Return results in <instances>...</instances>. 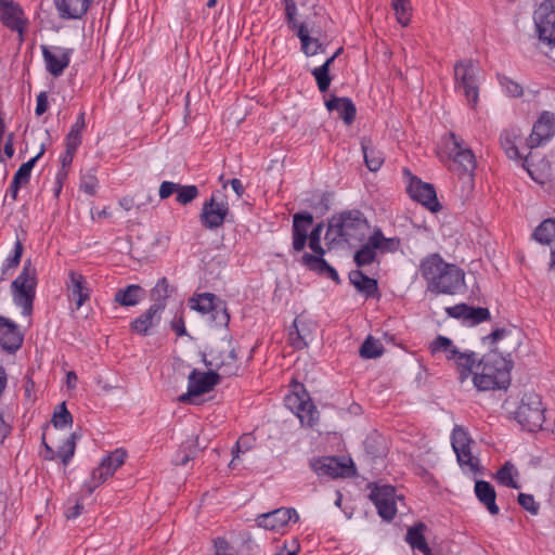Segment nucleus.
Returning <instances> with one entry per match:
<instances>
[{"label": "nucleus", "instance_id": "f257e3e1", "mask_svg": "<svg viewBox=\"0 0 555 555\" xmlns=\"http://www.w3.org/2000/svg\"><path fill=\"white\" fill-rule=\"evenodd\" d=\"M420 272L430 293L455 295L464 289L463 270L446 262L439 254H431L424 258L420 264Z\"/></svg>", "mask_w": 555, "mask_h": 555}, {"label": "nucleus", "instance_id": "f03ea898", "mask_svg": "<svg viewBox=\"0 0 555 555\" xmlns=\"http://www.w3.org/2000/svg\"><path fill=\"white\" fill-rule=\"evenodd\" d=\"M512 359L491 350L478 361L473 376L474 386L479 391L506 389L511 383Z\"/></svg>", "mask_w": 555, "mask_h": 555}, {"label": "nucleus", "instance_id": "7ed1b4c3", "mask_svg": "<svg viewBox=\"0 0 555 555\" xmlns=\"http://www.w3.org/2000/svg\"><path fill=\"white\" fill-rule=\"evenodd\" d=\"M370 232V224L360 210H345L333 215L328 221L325 240L330 246L362 242Z\"/></svg>", "mask_w": 555, "mask_h": 555}, {"label": "nucleus", "instance_id": "20e7f679", "mask_svg": "<svg viewBox=\"0 0 555 555\" xmlns=\"http://www.w3.org/2000/svg\"><path fill=\"white\" fill-rule=\"evenodd\" d=\"M204 363L211 370L221 371L223 376L235 375L238 371L235 347L230 338H221L212 343Z\"/></svg>", "mask_w": 555, "mask_h": 555}, {"label": "nucleus", "instance_id": "39448f33", "mask_svg": "<svg viewBox=\"0 0 555 555\" xmlns=\"http://www.w3.org/2000/svg\"><path fill=\"white\" fill-rule=\"evenodd\" d=\"M430 349L433 353L443 352L448 360L454 361L461 383H464L470 375L474 376L478 364L475 352H461L450 338L441 335L431 343Z\"/></svg>", "mask_w": 555, "mask_h": 555}, {"label": "nucleus", "instance_id": "423d86ee", "mask_svg": "<svg viewBox=\"0 0 555 555\" xmlns=\"http://www.w3.org/2000/svg\"><path fill=\"white\" fill-rule=\"evenodd\" d=\"M36 285L37 270L28 259L20 275L12 282L14 302L22 308L24 315H30L33 312Z\"/></svg>", "mask_w": 555, "mask_h": 555}, {"label": "nucleus", "instance_id": "0eeeda50", "mask_svg": "<svg viewBox=\"0 0 555 555\" xmlns=\"http://www.w3.org/2000/svg\"><path fill=\"white\" fill-rule=\"evenodd\" d=\"M322 231L323 224L318 223L309 233L307 241L309 248L314 253V255L308 253L304 254L301 257V262L309 270L314 271L319 274H325L330 279L338 283L339 276L337 271L323 259L325 250L321 245Z\"/></svg>", "mask_w": 555, "mask_h": 555}, {"label": "nucleus", "instance_id": "6e6552de", "mask_svg": "<svg viewBox=\"0 0 555 555\" xmlns=\"http://www.w3.org/2000/svg\"><path fill=\"white\" fill-rule=\"evenodd\" d=\"M516 420L528 431L533 433L541 429L545 417L540 396L537 393L525 395L516 411Z\"/></svg>", "mask_w": 555, "mask_h": 555}, {"label": "nucleus", "instance_id": "1a4fd4ad", "mask_svg": "<svg viewBox=\"0 0 555 555\" xmlns=\"http://www.w3.org/2000/svg\"><path fill=\"white\" fill-rule=\"evenodd\" d=\"M478 68L472 60L459 61L454 65L455 87L463 90L468 103L475 107L479 99Z\"/></svg>", "mask_w": 555, "mask_h": 555}, {"label": "nucleus", "instance_id": "9d476101", "mask_svg": "<svg viewBox=\"0 0 555 555\" xmlns=\"http://www.w3.org/2000/svg\"><path fill=\"white\" fill-rule=\"evenodd\" d=\"M127 453L122 449H116L105 456L100 465L92 470L91 478L83 485V489L91 494L101 483L114 475L126 460Z\"/></svg>", "mask_w": 555, "mask_h": 555}, {"label": "nucleus", "instance_id": "9b49d317", "mask_svg": "<svg viewBox=\"0 0 555 555\" xmlns=\"http://www.w3.org/2000/svg\"><path fill=\"white\" fill-rule=\"evenodd\" d=\"M533 21L539 40L555 47V0H545L534 11Z\"/></svg>", "mask_w": 555, "mask_h": 555}, {"label": "nucleus", "instance_id": "f8f14e48", "mask_svg": "<svg viewBox=\"0 0 555 555\" xmlns=\"http://www.w3.org/2000/svg\"><path fill=\"white\" fill-rule=\"evenodd\" d=\"M450 139L452 144L450 151L453 154L452 171L472 181L473 173L476 169V159L473 151L467 149L463 140L457 138L454 133H450Z\"/></svg>", "mask_w": 555, "mask_h": 555}, {"label": "nucleus", "instance_id": "ddd939ff", "mask_svg": "<svg viewBox=\"0 0 555 555\" xmlns=\"http://www.w3.org/2000/svg\"><path fill=\"white\" fill-rule=\"evenodd\" d=\"M220 374L210 369L208 372L193 370L188 377V391L178 397L179 402H190L193 397L209 392L219 384Z\"/></svg>", "mask_w": 555, "mask_h": 555}, {"label": "nucleus", "instance_id": "4468645a", "mask_svg": "<svg viewBox=\"0 0 555 555\" xmlns=\"http://www.w3.org/2000/svg\"><path fill=\"white\" fill-rule=\"evenodd\" d=\"M472 439L468 434L460 426H455L452 436L451 443L453 451L456 454L460 466L470 473L478 472L479 460L472 454Z\"/></svg>", "mask_w": 555, "mask_h": 555}, {"label": "nucleus", "instance_id": "2eb2a0df", "mask_svg": "<svg viewBox=\"0 0 555 555\" xmlns=\"http://www.w3.org/2000/svg\"><path fill=\"white\" fill-rule=\"evenodd\" d=\"M472 439L468 434L460 426H455L452 436L451 443L453 451L456 454L460 466L470 473L478 472L479 460L472 454Z\"/></svg>", "mask_w": 555, "mask_h": 555}, {"label": "nucleus", "instance_id": "dca6fc26", "mask_svg": "<svg viewBox=\"0 0 555 555\" xmlns=\"http://www.w3.org/2000/svg\"><path fill=\"white\" fill-rule=\"evenodd\" d=\"M472 439L468 434L460 426H455L452 436L451 443L453 451L456 454L460 466L470 473L478 472L479 460L472 454Z\"/></svg>", "mask_w": 555, "mask_h": 555}, {"label": "nucleus", "instance_id": "f3484780", "mask_svg": "<svg viewBox=\"0 0 555 555\" xmlns=\"http://www.w3.org/2000/svg\"><path fill=\"white\" fill-rule=\"evenodd\" d=\"M501 145L511 159H522V167L527 170L530 177L538 181L539 178L534 175L533 167V154L529 153L525 157L519 152V145L521 143V133L517 128L506 129L501 133L500 137Z\"/></svg>", "mask_w": 555, "mask_h": 555}, {"label": "nucleus", "instance_id": "a211bd4d", "mask_svg": "<svg viewBox=\"0 0 555 555\" xmlns=\"http://www.w3.org/2000/svg\"><path fill=\"white\" fill-rule=\"evenodd\" d=\"M370 499L373 501L377 508L378 515L385 520H391L397 514V500H401V496L396 494V490L392 486H380L375 487Z\"/></svg>", "mask_w": 555, "mask_h": 555}, {"label": "nucleus", "instance_id": "6ab92c4d", "mask_svg": "<svg viewBox=\"0 0 555 555\" xmlns=\"http://www.w3.org/2000/svg\"><path fill=\"white\" fill-rule=\"evenodd\" d=\"M299 515L295 508L280 507L274 511L260 514L256 518L257 526L267 530H280L291 520L298 521Z\"/></svg>", "mask_w": 555, "mask_h": 555}, {"label": "nucleus", "instance_id": "aec40b11", "mask_svg": "<svg viewBox=\"0 0 555 555\" xmlns=\"http://www.w3.org/2000/svg\"><path fill=\"white\" fill-rule=\"evenodd\" d=\"M554 133L555 115L550 112H543L533 125L531 134L526 139V145L528 149L532 150L550 140Z\"/></svg>", "mask_w": 555, "mask_h": 555}, {"label": "nucleus", "instance_id": "412c9836", "mask_svg": "<svg viewBox=\"0 0 555 555\" xmlns=\"http://www.w3.org/2000/svg\"><path fill=\"white\" fill-rule=\"evenodd\" d=\"M408 192L414 201L421 203L433 212L441 208L437 199L436 190L430 183L423 182L413 177L409 183Z\"/></svg>", "mask_w": 555, "mask_h": 555}, {"label": "nucleus", "instance_id": "4be33fe9", "mask_svg": "<svg viewBox=\"0 0 555 555\" xmlns=\"http://www.w3.org/2000/svg\"><path fill=\"white\" fill-rule=\"evenodd\" d=\"M42 56L47 70L54 77L63 74L64 69L69 65L73 49L53 47L52 49L42 46Z\"/></svg>", "mask_w": 555, "mask_h": 555}, {"label": "nucleus", "instance_id": "5701e85b", "mask_svg": "<svg viewBox=\"0 0 555 555\" xmlns=\"http://www.w3.org/2000/svg\"><path fill=\"white\" fill-rule=\"evenodd\" d=\"M228 214V204L217 203L215 197L211 196L209 201L204 203L199 219L206 229L214 230L220 228L224 223Z\"/></svg>", "mask_w": 555, "mask_h": 555}, {"label": "nucleus", "instance_id": "b1692460", "mask_svg": "<svg viewBox=\"0 0 555 555\" xmlns=\"http://www.w3.org/2000/svg\"><path fill=\"white\" fill-rule=\"evenodd\" d=\"M311 467L318 476H328L331 478L348 477L353 473L352 465H347L334 456L313 460Z\"/></svg>", "mask_w": 555, "mask_h": 555}, {"label": "nucleus", "instance_id": "393cba45", "mask_svg": "<svg viewBox=\"0 0 555 555\" xmlns=\"http://www.w3.org/2000/svg\"><path fill=\"white\" fill-rule=\"evenodd\" d=\"M286 401L289 409L295 411L302 424L308 426H313L315 424L319 418V412L306 392H304L302 396L299 393L289 396Z\"/></svg>", "mask_w": 555, "mask_h": 555}, {"label": "nucleus", "instance_id": "a878e982", "mask_svg": "<svg viewBox=\"0 0 555 555\" xmlns=\"http://www.w3.org/2000/svg\"><path fill=\"white\" fill-rule=\"evenodd\" d=\"M23 334L17 324L0 315V347L8 353L16 352L23 344Z\"/></svg>", "mask_w": 555, "mask_h": 555}, {"label": "nucleus", "instance_id": "bb28decb", "mask_svg": "<svg viewBox=\"0 0 555 555\" xmlns=\"http://www.w3.org/2000/svg\"><path fill=\"white\" fill-rule=\"evenodd\" d=\"M312 223L313 216L308 211L296 212L293 216L292 237L294 251L299 253L304 250L309 235V228Z\"/></svg>", "mask_w": 555, "mask_h": 555}, {"label": "nucleus", "instance_id": "cd10ccee", "mask_svg": "<svg viewBox=\"0 0 555 555\" xmlns=\"http://www.w3.org/2000/svg\"><path fill=\"white\" fill-rule=\"evenodd\" d=\"M294 330L289 331V341L295 349H304L308 347L313 339V323L296 318L293 324Z\"/></svg>", "mask_w": 555, "mask_h": 555}, {"label": "nucleus", "instance_id": "c85d7f7f", "mask_svg": "<svg viewBox=\"0 0 555 555\" xmlns=\"http://www.w3.org/2000/svg\"><path fill=\"white\" fill-rule=\"evenodd\" d=\"M160 314L162 306L151 305L144 313L131 322V331L140 335H147L149 330L156 326L160 322Z\"/></svg>", "mask_w": 555, "mask_h": 555}, {"label": "nucleus", "instance_id": "c756f323", "mask_svg": "<svg viewBox=\"0 0 555 555\" xmlns=\"http://www.w3.org/2000/svg\"><path fill=\"white\" fill-rule=\"evenodd\" d=\"M68 279V297L75 301L76 309L78 310L90 298V291L87 287L86 280L81 274L75 271H69Z\"/></svg>", "mask_w": 555, "mask_h": 555}, {"label": "nucleus", "instance_id": "7c9ffc66", "mask_svg": "<svg viewBox=\"0 0 555 555\" xmlns=\"http://www.w3.org/2000/svg\"><path fill=\"white\" fill-rule=\"evenodd\" d=\"M92 0H54V4L62 18H80L86 14Z\"/></svg>", "mask_w": 555, "mask_h": 555}, {"label": "nucleus", "instance_id": "2f4dec72", "mask_svg": "<svg viewBox=\"0 0 555 555\" xmlns=\"http://www.w3.org/2000/svg\"><path fill=\"white\" fill-rule=\"evenodd\" d=\"M325 106L330 112L337 111L339 117L347 125H350L356 118V106L348 98L332 96L325 102Z\"/></svg>", "mask_w": 555, "mask_h": 555}, {"label": "nucleus", "instance_id": "473e14b6", "mask_svg": "<svg viewBox=\"0 0 555 555\" xmlns=\"http://www.w3.org/2000/svg\"><path fill=\"white\" fill-rule=\"evenodd\" d=\"M475 494L480 503H482L491 515L500 512L495 503L496 493L493 486L485 480H478L475 483Z\"/></svg>", "mask_w": 555, "mask_h": 555}, {"label": "nucleus", "instance_id": "72a5a7b5", "mask_svg": "<svg viewBox=\"0 0 555 555\" xmlns=\"http://www.w3.org/2000/svg\"><path fill=\"white\" fill-rule=\"evenodd\" d=\"M145 296V291L138 284H130L115 293L114 301L122 307H134Z\"/></svg>", "mask_w": 555, "mask_h": 555}, {"label": "nucleus", "instance_id": "f704fd0d", "mask_svg": "<svg viewBox=\"0 0 555 555\" xmlns=\"http://www.w3.org/2000/svg\"><path fill=\"white\" fill-rule=\"evenodd\" d=\"M0 18L2 23L11 30L22 31V11L21 9L8 2L7 0H0Z\"/></svg>", "mask_w": 555, "mask_h": 555}, {"label": "nucleus", "instance_id": "c9c22d12", "mask_svg": "<svg viewBox=\"0 0 555 555\" xmlns=\"http://www.w3.org/2000/svg\"><path fill=\"white\" fill-rule=\"evenodd\" d=\"M378 251V241L369 235L367 241L356 251L353 260L358 267H364L376 260Z\"/></svg>", "mask_w": 555, "mask_h": 555}, {"label": "nucleus", "instance_id": "e433bc0d", "mask_svg": "<svg viewBox=\"0 0 555 555\" xmlns=\"http://www.w3.org/2000/svg\"><path fill=\"white\" fill-rule=\"evenodd\" d=\"M350 283L366 297H372L377 292L376 280L369 278L360 270H353L349 273Z\"/></svg>", "mask_w": 555, "mask_h": 555}, {"label": "nucleus", "instance_id": "4c0bfd02", "mask_svg": "<svg viewBox=\"0 0 555 555\" xmlns=\"http://www.w3.org/2000/svg\"><path fill=\"white\" fill-rule=\"evenodd\" d=\"M425 528L424 524H417L409 528L405 539L412 548L420 551L424 555H430V548L423 534Z\"/></svg>", "mask_w": 555, "mask_h": 555}, {"label": "nucleus", "instance_id": "58836bf2", "mask_svg": "<svg viewBox=\"0 0 555 555\" xmlns=\"http://www.w3.org/2000/svg\"><path fill=\"white\" fill-rule=\"evenodd\" d=\"M297 36L299 37V39L301 41L302 52L307 56H312L318 53H323L325 51V47L321 42H319L318 39L311 38L309 36V31H308L306 25H304V24L299 25Z\"/></svg>", "mask_w": 555, "mask_h": 555}, {"label": "nucleus", "instance_id": "ea45409f", "mask_svg": "<svg viewBox=\"0 0 555 555\" xmlns=\"http://www.w3.org/2000/svg\"><path fill=\"white\" fill-rule=\"evenodd\" d=\"M361 149L364 156V162L369 170L376 171L384 163V156L380 151L376 150L371 141L363 139L361 141Z\"/></svg>", "mask_w": 555, "mask_h": 555}, {"label": "nucleus", "instance_id": "a19ab883", "mask_svg": "<svg viewBox=\"0 0 555 555\" xmlns=\"http://www.w3.org/2000/svg\"><path fill=\"white\" fill-rule=\"evenodd\" d=\"M173 291L175 288L169 285L166 278L159 279L151 292V298L154 301L153 305H160L163 312L166 307V300L170 297Z\"/></svg>", "mask_w": 555, "mask_h": 555}, {"label": "nucleus", "instance_id": "79ce46f5", "mask_svg": "<svg viewBox=\"0 0 555 555\" xmlns=\"http://www.w3.org/2000/svg\"><path fill=\"white\" fill-rule=\"evenodd\" d=\"M532 237L545 245H550L555 237V219L548 218L542 221L534 230Z\"/></svg>", "mask_w": 555, "mask_h": 555}, {"label": "nucleus", "instance_id": "37998d69", "mask_svg": "<svg viewBox=\"0 0 555 555\" xmlns=\"http://www.w3.org/2000/svg\"><path fill=\"white\" fill-rule=\"evenodd\" d=\"M86 114L81 112L77 117L75 124L72 126L70 131L66 135V145L72 146V149H78L81 144V134L86 129Z\"/></svg>", "mask_w": 555, "mask_h": 555}, {"label": "nucleus", "instance_id": "c03bdc74", "mask_svg": "<svg viewBox=\"0 0 555 555\" xmlns=\"http://www.w3.org/2000/svg\"><path fill=\"white\" fill-rule=\"evenodd\" d=\"M79 438L80 435L77 431H74L59 448L56 456L62 460L64 465H67L72 457L74 456L76 450V442Z\"/></svg>", "mask_w": 555, "mask_h": 555}, {"label": "nucleus", "instance_id": "a18cd8bd", "mask_svg": "<svg viewBox=\"0 0 555 555\" xmlns=\"http://www.w3.org/2000/svg\"><path fill=\"white\" fill-rule=\"evenodd\" d=\"M44 153V149L43 146L41 147L40 152L34 156L33 158H30L28 162L24 163L18 169L17 171L15 172L14 177H13V180L16 182V183H21L23 185L27 184L29 182V179H30V175H31V170L35 166V164L37 163V160L42 156V154Z\"/></svg>", "mask_w": 555, "mask_h": 555}, {"label": "nucleus", "instance_id": "49530a36", "mask_svg": "<svg viewBox=\"0 0 555 555\" xmlns=\"http://www.w3.org/2000/svg\"><path fill=\"white\" fill-rule=\"evenodd\" d=\"M191 447H197V436L190 437L182 443L180 452L173 460L176 465H185L196 456V452L192 451Z\"/></svg>", "mask_w": 555, "mask_h": 555}, {"label": "nucleus", "instance_id": "de8ad7c7", "mask_svg": "<svg viewBox=\"0 0 555 555\" xmlns=\"http://www.w3.org/2000/svg\"><path fill=\"white\" fill-rule=\"evenodd\" d=\"M517 470L515 468V466L509 463V462H506L496 473V479L500 483H502L503 486H506V487H509V488H513V489H518L519 488V485L517 483V481L514 479V476L517 475Z\"/></svg>", "mask_w": 555, "mask_h": 555}, {"label": "nucleus", "instance_id": "09e8293b", "mask_svg": "<svg viewBox=\"0 0 555 555\" xmlns=\"http://www.w3.org/2000/svg\"><path fill=\"white\" fill-rule=\"evenodd\" d=\"M373 237L378 241V251L380 253H393L400 246V240L397 237H385L382 230L376 228L373 233Z\"/></svg>", "mask_w": 555, "mask_h": 555}, {"label": "nucleus", "instance_id": "8fccbe9b", "mask_svg": "<svg viewBox=\"0 0 555 555\" xmlns=\"http://www.w3.org/2000/svg\"><path fill=\"white\" fill-rule=\"evenodd\" d=\"M383 350V345L378 340L369 336L361 345L359 352L364 359H375L382 356Z\"/></svg>", "mask_w": 555, "mask_h": 555}, {"label": "nucleus", "instance_id": "3c124183", "mask_svg": "<svg viewBox=\"0 0 555 555\" xmlns=\"http://www.w3.org/2000/svg\"><path fill=\"white\" fill-rule=\"evenodd\" d=\"M216 296L210 293L199 294L196 299H192V309H195L202 313L212 312L217 309L215 305Z\"/></svg>", "mask_w": 555, "mask_h": 555}, {"label": "nucleus", "instance_id": "603ef678", "mask_svg": "<svg viewBox=\"0 0 555 555\" xmlns=\"http://www.w3.org/2000/svg\"><path fill=\"white\" fill-rule=\"evenodd\" d=\"M23 244L21 240H16L14 244V248L12 250V254L5 259L3 266H2V273L4 275L9 274L11 270L15 269L20 262L23 255Z\"/></svg>", "mask_w": 555, "mask_h": 555}, {"label": "nucleus", "instance_id": "864d4df0", "mask_svg": "<svg viewBox=\"0 0 555 555\" xmlns=\"http://www.w3.org/2000/svg\"><path fill=\"white\" fill-rule=\"evenodd\" d=\"M392 9L396 12V17L399 24L408 26L411 21V4L409 0H397L392 3Z\"/></svg>", "mask_w": 555, "mask_h": 555}, {"label": "nucleus", "instance_id": "5fc2aeb1", "mask_svg": "<svg viewBox=\"0 0 555 555\" xmlns=\"http://www.w3.org/2000/svg\"><path fill=\"white\" fill-rule=\"evenodd\" d=\"M52 422L56 428H64L73 424V416L67 410L65 402L59 404L57 410L53 414Z\"/></svg>", "mask_w": 555, "mask_h": 555}, {"label": "nucleus", "instance_id": "6e6d98bb", "mask_svg": "<svg viewBox=\"0 0 555 555\" xmlns=\"http://www.w3.org/2000/svg\"><path fill=\"white\" fill-rule=\"evenodd\" d=\"M199 192L196 185H181L179 184L176 201L181 205H188L193 202Z\"/></svg>", "mask_w": 555, "mask_h": 555}, {"label": "nucleus", "instance_id": "4d7b16f0", "mask_svg": "<svg viewBox=\"0 0 555 555\" xmlns=\"http://www.w3.org/2000/svg\"><path fill=\"white\" fill-rule=\"evenodd\" d=\"M498 79L507 95L513 98H518L522 95L524 89L522 86L519 85L518 82L512 80L511 78L504 75H499Z\"/></svg>", "mask_w": 555, "mask_h": 555}, {"label": "nucleus", "instance_id": "13d9d810", "mask_svg": "<svg viewBox=\"0 0 555 555\" xmlns=\"http://www.w3.org/2000/svg\"><path fill=\"white\" fill-rule=\"evenodd\" d=\"M312 75L317 80L319 90L321 92L327 91L332 81L330 70L325 66H319L312 70Z\"/></svg>", "mask_w": 555, "mask_h": 555}, {"label": "nucleus", "instance_id": "bf43d9fd", "mask_svg": "<svg viewBox=\"0 0 555 555\" xmlns=\"http://www.w3.org/2000/svg\"><path fill=\"white\" fill-rule=\"evenodd\" d=\"M251 441L253 438L249 435H244L237 440L235 449L233 450V459L229 464L230 468H235V461L238 457V453L248 451L251 448Z\"/></svg>", "mask_w": 555, "mask_h": 555}, {"label": "nucleus", "instance_id": "052dcab7", "mask_svg": "<svg viewBox=\"0 0 555 555\" xmlns=\"http://www.w3.org/2000/svg\"><path fill=\"white\" fill-rule=\"evenodd\" d=\"M490 319V311L487 308H474L470 307L467 313L466 321L470 322L472 325L479 324Z\"/></svg>", "mask_w": 555, "mask_h": 555}, {"label": "nucleus", "instance_id": "680f3d73", "mask_svg": "<svg viewBox=\"0 0 555 555\" xmlns=\"http://www.w3.org/2000/svg\"><path fill=\"white\" fill-rule=\"evenodd\" d=\"M518 503L531 514L538 513L539 506L535 503L533 495L520 493L518 495Z\"/></svg>", "mask_w": 555, "mask_h": 555}, {"label": "nucleus", "instance_id": "e2e57ef3", "mask_svg": "<svg viewBox=\"0 0 555 555\" xmlns=\"http://www.w3.org/2000/svg\"><path fill=\"white\" fill-rule=\"evenodd\" d=\"M469 306L465 304L455 305L453 307H448L446 309V312L449 317L455 318V319H464L466 321L467 313L469 311Z\"/></svg>", "mask_w": 555, "mask_h": 555}, {"label": "nucleus", "instance_id": "0e129e2a", "mask_svg": "<svg viewBox=\"0 0 555 555\" xmlns=\"http://www.w3.org/2000/svg\"><path fill=\"white\" fill-rule=\"evenodd\" d=\"M96 188H98V180L94 176H86L82 178L81 180V183H80V189L89 194V195H94L95 192H96Z\"/></svg>", "mask_w": 555, "mask_h": 555}, {"label": "nucleus", "instance_id": "69168bd1", "mask_svg": "<svg viewBox=\"0 0 555 555\" xmlns=\"http://www.w3.org/2000/svg\"><path fill=\"white\" fill-rule=\"evenodd\" d=\"M179 188V183L170 182V181H164L162 182L159 186V198L166 199L169 196H171L173 193H177Z\"/></svg>", "mask_w": 555, "mask_h": 555}, {"label": "nucleus", "instance_id": "338daca9", "mask_svg": "<svg viewBox=\"0 0 555 555\" xmlns=\"http://www.w3.org/2000/svg\"><path fill=\"white\" fill-rule=\"evenodd\" d=\"M48 109V94L42 91L37 95L36 115L40 116Z\"/></svg>", "mask_w": 555, "mask_h": 555}, {"label": "nucleus", "instance_id": "774afa93", "mask_svg": "<svg viewBox=\"0 0 555 555\" xmlns=\"http://www.w3.org/2000/svg\"><path fill=\"white\" fill-rule=\"evenodd\" d=\"M215 548H216L215 555H230L228 553L230 545H229L228 541L223 538H218L215 540Z\"/></svg>", "mask_w": 555, "mask_h": 555}]
</instances>
